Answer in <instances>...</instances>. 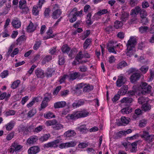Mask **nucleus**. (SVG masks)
I'll use <instances>...</instances> for the list:
<instances>
[{
  "label": "nucleus",
  "mask_w": 154,
  "mask_h": 154,
  "mask_svg": "<svg viewBox=\"0 0 154 154\" xmlns=\"http://www.w3.org/2000/svg\"><path fill=\"white\" fill-rule=\"evenodd\" d=\"M78 77V73L76 72L71 73L69 76L68 79L70 80H73Z\"/></svg>",
  "instance_id": "nucleus-40"
},
{
  "label": "nucleus",
  "mask_w": 154,
  "mask_h": 154,
  "mask_svg": "<svg viewBox=\"0 0 154 154\" xmlns=\"http://www.w3.org/2000/svg\"><path fill=\"white\" fill-rule=\"evenodd\" d=\"M142 107L145 111L149 110L151 108V106L148 104H144L142 105Z\"/></svg>",
  "instance_id": "nucleus-48"
},
{
  "label": "nucleus",
  "mask_w": 154,
  "mask_h": 154,
  "mask_svg": "<svg viewBox=\"0 0 154 154\" xmlns=\"http://www.w3.org/2000/svg\"><path fill=\"white\" fill-rule=\"evenodd\" d=\"M147 123L146 121L143 119L139 121V125L140 127H144Z\"/></svg>",
  "instance_id": "nucleus-56"
},
{
  "label": "nucleus",
  "mask_w": 154,
  "mask_h": 154,
  "mask_svg": "<svg viewBox=\"0 0 154 154\" xmlns=\"http://www.w3.org/2000/svg\"><path fill=\"white\" fill-rule=\"evenodd\" d=\"M121 125H125L128 123L129 122V119L127 118L124 116H122L121 118Z\"/></svg>",
  "instance_id": "nucleus-28"
},
{
  "label": "nucleus",
  "mask_w": 154,
  "mask_h": 154,
  "mask_svg": "<svg viewBox=\"0 0 154 154\" xmlns=\"http://www.w3.org/2000/svg\"><path fill=\"white\" fill-rule=\"evenodd\" d=\"M36 28V26L34 25L31 21L27 28V30L28 32H31L34 31Z\"/></svg>",
  "instance_id": "nucleus-20"
},
{
  "label": "nucleus",
  "mask_w": 154,
  "mask_h": 154,
  "mask_svg": "<svg viewBox=\"0 0 154 154\" xmlns=\"http://www.w3.org/2000/svg\"><path fill=\"white\" fill-rule=\"evenodd\" d=\"M128 89V87L127 85H124L119 90V93L121 95H125L127 92Z\"/></svg>",
  "instance_id": "nucleus-21"
},
{
  "label": "nucleus",
  "mask_w": 154,
  "mask_h": 154,
  "mask_svg": "<svg viewBox=\"0 0 154 154\" xmlns=\"http://www.w3.org/2000/svg\"><path fill=\"white\" fill-rule=\"evenodd\" d=\"M50 135L49 134H46L41 136L39 139L40 141L42 142L47 140L50 137Z\"/></svg>",
  "instance_id": "nucleus-31"
},
{
  "label": "nucleus",
  "mask_w": 154,
  "mask_h": 154,
  "mask_svg": "<svg viewBox=\"0 0 154 154\" xmlns=\"http://www.w3.org/2000/svg\"><path fill=\"white\" fill-rule=\"evenodd\" d=\"M83 57V55L82 54L81 51H79V53L77 54L75 57V59L77 61H79V60L82 59Z\"/></svg>",
  "instance_id": "nucleus-57"
},
{
  "label": "nucleus",
  "mask_w": 154,
  "mask_h": 154,
  "mask_svg": "<svg viewBox=\"0 0 154 154\" xmlns=\"http://www.w3.org/2000/svg\"><path fill=\"white\" fill-rule=\"evenodd\" d=\"M140 15L141 18L146 17L147 15V12L144 9H142V11L140 14Z\"/></svg>",
  "instance_id": "nucleus-60"
},
{
  "label": "nucleus",
  "mask_w": 154,
  "mask_h": 154,
  "mask_svg": "<svg viewBox=\"0 0 154 154\" xmlns=\"http://www.w3.org/2000/svg\"><path fill=\"white\" fill-rule=\"evenodd\" d=\"M35 75L38 78H43L45 76V73L41 68H38L35 70Z\"/></svg>",
  "instance_id": "nucleus-8"
},
{
  "label": "nucleus",
  "mask_w": 154,
  "mask_h": 154,
  "mask_svg": "<svg viewBox=\"0 0 154 154\" xmlns=\"http://www.w3.org/2000/svg\"><path fill=\"white\" fill-rule=\"evenodd\" d=\"M130 142H128V143H122V145L125 147L127 148L130 147L132 148L131 150V152H134L135 151V142H133L131 143H130Z\"/></svg>",
  "instance_id": "nucleus-14"
},
{
  "label": "nucleus",
  "mask_w": 154,
  "mask_h": 154,
  "mask_svg": "<svg viewBox=\"0 0 154 154\" xmlns=\"http://www.w3.org/2000/svg\"><path fill=\"white\" fill-rule=\"evenodd\" d=\"M91 42V39L90 38L87 39L83 44V48L85 50L86 49Z\"/></svg>",
  "instance_id": "nucleus-33"
},
{
  "label": "nucleus",
  "mask_w": 154,
  "mask_h": 154,
  "mask_svg": "<svg viewBox=\"0 0 154 154\" xmlns=\"http://www.w3.org/2000/svg\"><path fill=\"white\" fill-rule=\"evenodd\" d=\"M140 22L144 25H146L148 23V18L146 17L141 18Z\"/></svg>",
  "instance_id": "nucleus-53"
},
{
  "label": "nucleus",
  "mask_w": 154,
  "mask_h": 154,
  "mask_svg": "<svg viewBox=\"0 0 154 154\" xmlns=\"http://www.w3.org/2000/svg\"><path fill=\"white\" fill-rule=\"evenodd\" d=\"M44 128L43 125H39L35 128L34 130L35 132L38 133L41 131Z\"/></svg>",
  "instance_id": "nucleus-51"
},
{
  "label": "nucleus",
  "mask_w": 154,
  "mask_h": 154,
  "mask_svg": "<svg viewBox=\"0 0 154 154\" xmlns=\"http://www.w3.org/2000/svg\"><path fill=\"white\" fill-rule=\"evenodd\" d=\"M114 43V42L112 41H110V42L109 44V47H108V50L109 52H112L114 54H116V52L114 49V48H116V46H114L112 45Z\"/></svg>",
  "instance_id": "nucleus-18"
},
{
  "label": "nucleus",
  "mask_w": 154,
  "mask_h": 154,
  "mask_svg": "<svg viewBox=\"0 0 154 154\" xmlns=\"http://www.w3.org/2000/svg\"><path fill=\"white\" fill-rule=\"evenodd\" d=\"M20 83L19 80H17L14 82L11 85V87L13 89L17 88Z\"/></svg>",
  "instance_id": "nucleus-41"
},
{
  "label": "nucleus",
  "mask_w": 154,
  "mask_h": 154,
  "mask_svg": "<svg viewBox=\"0 0 154 154\" xmlns=\"http://www.w3.org/2000/svg\"><path fill=\"white\" fill-rule=\"evenodd\" d=\"M61 50L62 52L63 53H66L68 54L69 53V52L70 50V48L67 45H64L61 48Z\"/></svg>",
  "instance_id": "nucleus-30"
},
{
  "label": "nucleus",
  "mask_w": 154,
  "mask_h": 154,
  "mask_svg": "<svg viewBox=\"0 0 154 154\" xmlns=\"http://www.w3.org/2000/svg\"><path fill=\"white\" fill-rule=\"evenodd\" d=\"M44 116L45 118L48 119H50L55 117V116L54 115L52 112H48L46 114H45Z\"/></svg>",
  "instance_id": "nucleus-35"
},
{
  "label": "nucleus",
  "mask_w": 154,
  "mask_h": 154,
  "mask_svg": "<svg viewBox=\"0 0 154 154\" xmlns=\"http://www.w3.org/2000/svg\"><path fill=\"white\" fill-rule=\"evenodd\" d=\"M14 47V44H12L9 48L8 52L7 54V55L8 56H9L11 55V54L12 52L13 49Z\"/></svg>",
  "instance_id": "nucleus-62"
},
{
  "label": "nucleus",
  "mask_w": 154,
  "mask_h": 154,
  "mask_svg": "<svg viewBox=\"0 0 154 154\" xmlns=\"http://www.w3.org/2000/svg\"><path fill=\"white\" fill-rule=\"evenodd\" d=\"M8 75V71L7 70H5L1 74V76L2 78H5Z\"/></svg>",
  "instance_id": "nucleus-63"
},
{
  "label": "nucleus",
  "mask_w": 154,
  "mask_h": 154,
  "mask_svg": "<svg viewBox=\"0 0 154 154\" xmlns=\"http://www.w3.org/2000/svg\"><path fill=\"white\" fill-rule=\"evenodd\" d=\"M57 123V121L53 119L51 120H48L46 122V124L47 126L51 125L53 126L55 125V124Z\"/></svg>",
  "instance_id": "nucleus-36"
},
{
  "label": "nucleus",
  "mask_w": 154,
  "mask_h": 154,
  "mask_svg": "<svg viewBox=\"0 0 154 154\" xmlns=\"http://www.w3.org/2000/svg\"><path fill=\"white\" fill-rule=\"evenodd\" d=\"M151 86L149 85H148L146 82H142L141 85H140L138 90L142 89L143 91L145 92L149 93L151 92Z\"/></svg>",
  "instance_id": "nucleus-5"
},
{
  "label": "nucleus",
  "mask_w": 154,
  "mask_h": 154,
  "mask_svg": "<svg viewBox=\"0 0 154 154\" xmlns=\"http://www.w3.org/2000/svg\"><path fill=\"white\" fill-rule=\"evenodd\" d=\"M41 44V42L40 41L36 42L33 47V49L35 50H37Z\"/></svg>",
  "instance_id": "nucleus-55"
},
{
  "label": "nucleus",
  "mask_w": 154,
  "mask_h": 154,
  "mask_svg": "<svg viewBox=\"0 0 154 154\" xmlns=\"http://www.w3.org/2000/svg\"><path fill=\"white\" fill-rule=\"evenodd\" d=\"M132 101V99L131 98L128 97H124L121 100L122 103H130Z\"/></svg>",
  "instance_id": "nucleus-39"
},
{
  "label": "nucleus",
  "mask_w": 154,
  "mask_h": 154,
  "mask_svg": "<svg viewBox=\"0 0 154 154\" xmlns=\"http://www.w3.org/2000/svg\"><path fill=\"white\" fill-rule=\"evenodd\" d=\"M128 66V64L125 61H123L118 63L117 65V68L118 69L122 68Z\"/></svg>",
  "instance_id": "nucleus-38"
},
{
  "label": "nucleus",
  "mask_w": 154,
  "mask_h": 154,
  "mask_svg": "<svg viewBox=\"0 0 154 154\" xmlns=\"http://www.w3.org/2000/svg\"><path fill=\"white\" fill-rule=\"evenodd\" d=\"M53 128L55 130H58L64 128L63 125L60 123H57L55 125L53 126Z\"/></svg>",
  "instance_id": "nucleus-32"
},
{
  "label": "nucleus",
  "mask_w": 154,
  "mask_h": 154,
  "mask_svg": "<svg viewBox=\"0 0 154 154\" xmlns=\"http://www.w3.org/2000/svg\"><path fill=\"white\" fill-rule=\"evenodd\" d=\"M89 114V113L86 110L78 111L71 114H69L66 118L72 119L86 117Z\"/></svg>",
  "instance_id": "nucleus-2"
},
{
  "label": "nucleus",
  "mask_w": 154,
  "mask_h": 154,
  "mask_svg": "<svg viewBox=\"0 0 154 154\" xmlns=\"http://www.w3.org/2000/svg\"><path fill=\"white\" fill-rule=\"evenodd\" d=\"M148 99L145 97H142L138 99V103L139 104H145L147 102Z\"/></svg>",
  "instance_id": "nucleus-24"
},
{
  "label": "nucleus",
  "mask_w": 154,
  "mask_h": 154,
  "mask_svg": "<svg viewBox=\"0 0 154 154\" xmlns=\"http://www.w3.org/2000/svg\"><path fill=\"white\" fill-rule=\"evenodd\" d=\"M129 15V14L127 13L124 12L122 14L121 19L122 21L125 22L128 20Z\"/></svg>",
  "instance_id": "nucleus-42"
},
{
  "label": "nucleus",
  "mask_w": 154,
  "mask_h": 154,
  "mask_svg": "<svg viewBox=\"0 0 154 154\" xmlns=\"http://www.w3.org/2000/svg\"><path fill=\"white\" fill-rule=\"evenodd\" d=\"M122 23L120 21L116 20L114 23V26L116 29H118L122 26Z\"/></svg>",
  "instance_id": "nucleus-47"
},
{
  "label": "nucleus",
  "mask_w": 154,
  "mask_h": 154,
  "mask_svg": "<svg viewBox=\"0 0 154 154\" xmlns=\"http://www.w3.org/2000/svg\"><path fill=\"white\" fill-rule=\"evenodd\" d=\"M149 71L150 75L148 78V81L150 82L152 81L154 78V70L150 69Z\"/></svg>",
  "instance_id": "nucleus-45"
},
{
  "label": "nucleus",
  "mask_w": 154,
  "mask_h": 154,
  "mask_svg": "<svg viewBox=\"0 0 154 154\" xmlns=\"http://www.w3.org/2000/svg\"><path fill=\"white\" fill-rule=\"evenodd\" d=\"M40 151L39 148L37 146L31 147L28 150L29 154H36Z\"/></svg>",
  "instance_id": "nucleus-12"
},
{
  "label": "nucleus",
  "mask_w": 154,
  "mask_h": 154,
  "mask_svg": "<svg viewBox=\"0 0 154 154\" xmlns=\"http://www.w3.org/2000/svg\"><path fill=\"white\" fill-rule=\"evenodd\" d=\"M148 69L149 67L148 66H143L141 67L140 69L143 73H145L148 71Z\"/></svg>",
  "instance_id": "nucleus-59"
},
{
  "label": "nucleus",
  "mask_w": 154,
  "mask_h": 154,
  "mask_svg": "<svg viewBox=\"0 0 154 154\" xmlns=\"http://www.w3.org/2000/svg\"><path fill=\"white\" fill-rule=\"evenodd\" d=\"M36 112L35 109H32L29 111L28 114V116L29 117H31L33 116Z\"/></svg>",
  "instance_id": "nucleus-50"
},
{
  "label": "nucleus",
  "mask_w": 154,
  "mask_h": 154,
  "mask_svg": "<svg viewBox=\"0 0 154 154\" xmlns=\"http://www.w3.org/2000/svg\"><path fill=\"white\" fill-rule=\"evenodd\" d=\"M38 6H34L32 9V13L33 15H37L38 14Z\"/></svg>",
  "instance_id": "nucleus-54"
},
{
  "label": "nucleus",
  "mask_w": 154,
  "mask_h": 154,
  "mask_svg": "<svg viewBox=\"0 0 154 154\" xmlns=\"http://www.w3.org/2000/svg\"><path fill=\"white\" fill-rule=\"evenodd\" d=\"M12 26L15 28H19L21 26V23L17 18L14 20L12 22Z\"/></svg>",
  "instance_id": "nucleus-16"
},
{
  "label": "nucleus",
  "mask_w": 154,
  "mask_h": 154,
  "mask_svg": "<svg viewBox=\"0 0 154 154\" xmlns=\"http://www.w3.org/2000/svg\"><path fill=\"white\" fill-rule=\"evenodd\" d=\"M11 146L14 148L15 151L19 150L22 147L21 145L18 144L16 142H14L11 145Z\"/></svg>",
  "instance_id": "nucleus-26"
},
{
  "label": "nucleus",
  "mask_w": 154,
  "mask_h": 154,
  "mask_svg": "<svg viewBox=\"0 0 154 154\" xmlns=\"http://www.w3.org/2000/svg\"><path fill=\"white\" fill-rule=\"evenodd\" d=\"M21 13L24 14H26L28 13L29 11V9L28 7L22 8L21 9Z\"/></svg>",
  "instance_id": "nucleus-64"
},
{
  "label": "nucleus",
  "mask_w": 154,
  "mask_h": 154,
  "mask_svg": "<svg viewBox=\"0 0 154 154\" xmlns=\"http://www.w3.org/2000/svg\"><path fill=\"white\" fill-rule=\"evenodd\" d=\"M48 105V103L42 100L41 104V107L39 109V110L41 111L42 109L45 108Z\"/></svg>",
  "instance_id": "nucleus-61"
},
{
  "label": "nucleus",
  "mask_w": 154,
  "mask_h": 154,
  "mask_svg": "<svg viewBox=\"0 0 154 154\" xmlns=\"http://www.w3.org/2000/svg\"><path fill=\"white\" fill-rule=\"evenodd\" d=\"M15 122L13 121H11L9 123L6 125V128L7 130L10 131L11 130L14 126Z\"/></svg>",
  "instance_id": "nucleus-22"
},
{
  "label": "nucleus",
  "mask_w": 154,
  "mask_h": 154,
  "mask_svg": "<svg viewBox=\"0 0 154 154\" xmlns=\"http://www.w3.org/2000/svg\"><path fill=\"white\" fill-rule=\"evenodd\" d=\"M131 109L128 107L124 108L121 110V112L123 114H128L131 112Z\"/></svg>",
  "instance_id": "nucleus-44"
},
{
  "label": "nucleus",
  "mask_w": 154,
  "mask_h": 154,
  "mask_svg": "<svg viewBox=\"0 0 154 154\" xmlns=\"http://www.w3.org/2000/svg\"><path fill=\"white\" fill-rule=\"evenodd\" d=\"M82 10L80 11H77V9L76 8H74L71 11L70 14L72 16V18L69 21L71 23H73L77 20V17L80 16L82 14Z\"/></svg>",
  "instance_id": "nucleus-3"
},
{
  "label": "nucleus",
  "mask_w": 154,
  "mask_h": 154,
  "mask_svg": "<svg viewBox=\"0 0 154 154\" xmlns=\"http://www.w3.org/2000/svg\"><path fill=\"white\" fill-rule=\"evenodd\" d=\"M84 103L83 101L80 100L73 103L72 106L73 108H76L83 104Z\"/></svg>",
  "instance_id": "nucleus-23"
},
{
  "label": "nucleus",
  "mask_w": 154,
  "mask_h": 154,
  "mask_svg": "<svg viewBox=\"0 0 154 154\" xmlns=\"http://www.w3.org/2000/svg\"><path fill=\"white\" fill-rule=\"evenodd\" d=\"M91 13H88L87 15V20L86 21V23L88 25H91L93 22L91 20Z\"/></svg>",
  "instance_id": "nucleus-37"
},
{
  "label": "nucleus",
  "mask_w": 154,
  "mask_h": 154,
  "mask_svg": "<svg viewBox=\"0 0 154 154\" xmlns=\"http://www.w3.org/2000/svg\"><path fill=\"white\" fill-rule=\"evenodd\" d=\"M58 140H55L51 142H49L45 145L47 147H56L57 146V144L59 143Z\"/></svg>",
  "instance_id": "nucleus-19"
},
{
  "label": "nucleus",
  "mask_w": 154,
  "mask_h": 154,
  "mask_svg": "<svg viewBox=\"0 0 154 154\" xmlns=\"http://www.w3.org/2000/svg\"><path fill=\"white\" fill-rule=\"evenodd\" d=\"M64 58L61 55L59 56V64L60 65H63L65 63Z\"/></svg>",
  "instance_id": "nucleus-52"
},
{
  "label": "nucleus",
  "mask_w": 154,
  "mask_h": 154,
  "mask_svg": "<svg viewBox=\"0 0 154 154\" xmlns=\"http://www.w3.org/2000/svg\"><path fill=\"white\" fill-rule=\"evenodd\" d=\"M62 11L59 8L58 5H55L53 8V12L52 14V18L56 19L59 17L61 14Z\"/></svg>",
  "instance_id": "nucleus-4"
},
{
  "label": "nucleus",
  "mask_w": 154,
  "mask_h": 154,
  "mask_svg": "<svg viewBox=\"0 0 154 154\" xmlns=\"http://www.w3.org/2000/svg\"><path fill=\"white\" fill-rule=\"evenodd\" d=\"M146 45L147 44L145 42H142L139 44L138 49L142 50L146 46Z\"/></svg>",
  "instance_id": "nucleus-58"
},
{
  "label": "nucleus",
  "mask_w": 154,
  "mask_h": 154,
  "mask_svg": "<svg viewBox=\"0 0 154 154\" xmlns=\"http://www.w3.org/2000/svg\"><path fill=\"white\" fill-rule=\"evenodd\" d=\"M149 29L147 26H142L139 28V30L141 33H143L146 32Z\"/></svg>",
  "instance_id": "nucleus-43"
},
{
  "label": "nucleus",
  "mask_w": 154,
  "mask_h": 154,
  "mask_svg": "<svg viewBox=\"0 0 154 154\" xmlns=\"http://www.w3.org/2000/svg\"><path fill=\"white\" fill-rule=\"evenodd\" d=\"M127 47L126 53L127 55L131 57L134 55L135 48V38L134 36H131L128 41L126 44Z\"/></svg>",
  "instance_id": "nucleus-1"
},
{
  "label": "nucleus",
  "mask_w": 154,
  "mask_h": 154,
  "mask_svg": "<svg viewBox=\"0 0 154 154\" xmlns=\"http://www.w3.org/2000/svg\"><path fill=\"white\" fill-rule=\"evenodd\" d=\"M93 89V86L90 85H85L83 88V91L85 92H89Z\"/></svg>",
  "instance_id": "nucleus-27"
},
{
  "label": "nucleus",
  "mask_w": 154,
  "mask_h": 154,
  "mask_svg": "<svg viewBox=\"0 0 154 154\" xmlns=\"http://www.w3.org/2000/svg\"><path fill=\"white\" fill-rule=\"evenodd\" d=\"M53 33L52 29H51V27L49 28V29L47 31L46 33L47 35V39H48L50 38H52L54 37L55 36V35H52Z\"/></svg>",
  "instance_id": "nucleus-29"
},
{
  "label": "nucleus",
  "mask_w": 154,
  "mask_h": 154,
  "mask_svg": "<svg viewBox=\"0 0 154 154\" xmlns=\"http://www.w3.org/2000/svg\"><path fill=\"white\" fill-rule=\"evenodd\" d=\"M130 15L132 16V18L130 20L129 23L132 24L134 23L135 21V9H133L131 10Z\"/></svg>",
  "instance_id": "nucleus-34"
},
{
  "label": "nucleus",
  "mask_w": 154,
  "mask_h": 154,
  "mask_svg": "<svg viewBox=\"0 0 154 154\" xmlns=\"http://www.w3.org/2000/svg\"><path fill=\"white\" fill-rule=\"evenodd\" d=\"M154 135H149L148 132L146 131L143 132V137L144 140L147 141L148 143L152 141L154 138Z\"/></svg>",
  "instance_id": "nucleus-7"
},
{
  "label": "nucleus",
  "mask_w": 154,
  "mask_h": 154,
  "mask_svg": "<svg viewBox=\"0 0 154 154\" xmlns=\"http://www.w3.org/2000/svg\"><path fill=\"white\" fill-rule=\"evenodd\" d=\"M107 12V10L106 9H103V10H100L98 11L96 14L98 16H101L103 15Z\"/></svg>",
  "instance_id": "nucleus-49"
},
{
  "label": "nucleus",
  "mask_w": 154,
  "mask_h": 154,
  "mask_svg": "<svg viewBox=\"0 0 154 154\" xmlns=\"http://www.w3.org/2000/svg\"><path fill=\"white\" fill-rule=\"evenodd\" d=\"M66 105V103L65 101H60L55 103H54V106L55 108L57 109L63 107Z\"/></svg>",
  "instance_id": "nucleus-17"
},
{
  "label": "nucleus",
  "mask_w": 154,
  "mask_h": 154,
  "mask_svg": "<svg viewBox=\"0 0 154 154\" xmlns=\"http://www.w3.org/2000/svg\"><path fill=\"white\" fill-rule=\"evenodd\" d=\"M77 129H78L80 132L82 133H85L87 131V128L85 125H83L80 126V127H77Z\"/></svg>",
  "instance_id": "nucleus-46"
},
{
  "label": "nucleus",
  "mask_w": 154,
  "mask_h": 154,
  "mask_svg": "<svg viewBox=\"0 0 154 154\" xmlns=\"http://www.w3.org/2000/svg\"><path fill=\"white\" fill-rule=\"evenodd\" d=\"M76 143L73 141H71L69 142L60 144L59 147L61 149L66 148L73 147L76 145Z\"/></svg>",
  "instance_id": "nucleus-6"
},
{
  "label": "nucleus",
  "mask_w": 154,
  "mask_h": 154,
  "mask_svg": "<svg viewBox=\"0 0 154 154\" xmlns=\"http://www.w3.org/2000/svg\"><path fill=\"white\" fill-rule=\"evenodd\" d=\"M125 79L123 76L120 75L116 82V85L117 87H120L125 83Z\"/></svg>",
  "instance_id": "nucleus-10"
},
{
  "label": "nucleus",
  "mask_w": 154,
  "mask_h": 154,
  "mask_svg": "<svg viewBox=\"0 0 154 154\" xmlns=\"http://www.w3.org/2000/svg\"><path fill=\"white\" fill-rule=\"evenodd\" d=\"M55 72V70L52 68H47L45 72V75L47 78L51 77L52 75Z\"/></svg>",
  "instance_id": "nucleus-15"
},
{
  "label": "nucleus",
  "mask_w": 154,
  "mask_h": 154,
  "mask_svg": "<svg viewBox=\"0 0 154 154\" xmlns=\"http://www.w3.org/2000/svg\"><path fill=\"white\" fill-rule=\"evenodd\" d=\"M132 132V130L130 129H128L127 131H122L117 133L116 134L117 137H121L122 136H125L127 134L130 133Z\"/></svg>",
  "instance_id": "nucleus-11"
},
{
  "label": "nucleus",
  "mask_w": 154,
  "mask_h": 154,
  "mask_svg": "<svg viewBox=\"0 0 154 154\" xmlns=\"http://www.w3.org/2000/svg\"><path fill=\"white\" fill-rule=\"evenodd\" d=\"M38 140L37 136L33 135L30 136L27 140V142L29 144H33L36 143Z\"/></svg>",
  "instance_id": "nucleus-13"
},
{
  "label": "nucleus",
  "mask_w": 154,
  "mask_h": 154,
  "mask_svg": "<svg viewBox=\"0 0 154 154\" xmlns=\"http://www.w3.org/2000/svg\"><path fill=\"white\" fill-rule=\"evenodd\" d=\"M76 134L74 130L68 131L64 133V135L67 137L74 136Z\"/></svg>",
  "instance_id": "nucleus-25"
},
{
  "label": "nucleus",
  "mask_w": 154,
  "mask_h": 154,
  "mask_svg": "<svg viewBox=\"0 0 154 154\" xmlns=\"http://www.w3.org/2000/svg\"><path fill=\"white\" fill-rule=\"evenodd\" d=\"M128 74L130 75V79L131 82L134 83L135 82V69L131 68L128 71Z\"/></svg>",
  "instance_id": "nucleus-9"
}]
</instances>
